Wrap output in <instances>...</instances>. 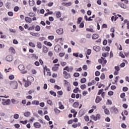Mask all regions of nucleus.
<instances>
[{"instance_id":"1","label":"nucleus","mask_w":129,"mask_h":129,"mask_svg":"<svg viewBox=\"0 0 129 129\" xmlns=\"http://www.w3.org/2000/svg\"><path fill=\"white\" fill-rule=\"evenodd\" d=\"M10 85L13 89H17L18 88V82L16 81L11 82Z\"/></svg>"},{"instance_id":"2","label":"nucleus","mask_w":129,"mask_h":129,"mask_svg":"<svg viewBox=\"0 0 129 129\" xmlns=\"http://www.w3.org/2000/svg\"><path fill=\"white\" fill-rule=\"evenodd\" d=\"M54 49L55 52H56V53H59V52H61V46H60L59 45H55Z\"/></svg>"},{"instance_id":"3","label":"nucleus","mask_w":129,"mask_h":129,"mask_svg":"<svg viewBox=\"0 0 129 129\" xmlns=\"http://www.w3.org/2000/svg\"><path fill=\"white\" fill-rule=\"evenodd\" d=\"M2 100H3L2 104H3V105H9V104L11 103L10 99H8L7 100H6L5 99H3Z\"/></svg>"},{"instance_id":"4","label":"nucleus","mask_w":129,"mask_h":129,"mask_svg":"<svg viewBox=\"0 0 129 129\" xmlns=\"http://www.w3.org/2000/svg\"><path fill=\"white\" fill-rule=\"evenodd\" d=\"M59 66H60V64L59 63L54 64V67L52 68V70L53 71H57Z\"/></svg>"},{"instance_id":"5","label":"nucleus","mask_w":129,"mask_h":129,"mask_svg":"<svg viewBox=\"0 0 129 129\" xmlns=\"http://www.w3.org/2000/svg\"><path fill=\"white\" fill-rule=\"evenodd\" d=\"M63 70H66L68 71V72H72V71L73 70V68L71 67L69 68V67H66L63 69Z\"/></svg>"},{"instance_id":"6","label":"nucleus","mask_w":129,"mask_h":129,"mask_svg":"<svg viewBox=\"0 0 129 129\" xmlns=\"http://www.w3.org/2000/svg\"><path fill=\"white\" fill-rule=\"evenodd\" d=\"M119 18H121V21H123V18L121 17V15L118 14L117 15H114V21H116L117 19H118Z\"/></svg>"},{"instance_id":"7","label":"nucleus","mask_w":129,"mask_h":129,"mask_svg":"<svg viewBox=\"0 0 129 129\" xmlns=\"http://www.w3.org/2000/svg\"><path fill=\"white\" fill-rule=\"evenodd\" d=\"M115 71L114 73V75H118V71L120 70L119 67L118 66L115 67Z\"/></svg>"},{"instance_id":"8","label":"nucleus","mask_w":129,"mask_h":129,"mask_svg":"<svg viewBox=\"0 0 129 129\" xmlns=\"http://www.w3.org/2000/svg\"><path fill=\"white\" fill-rule=\"evenodd\" d=\"M56 33L58 34V35H62L64 32L63 31L62 28H59L56 30Z\"/></svg>"},{"instance_id":"9","label":"nucleus","mask_w":129,"mask_h":129,"mask_svg":"<svg viewBox=\"0 0 129 129\" xmlns=\"http://www.w3.org/2000/svg\"><path fill=\"white\" fill-rule=\"evenodd\" d=\"M7 61L8 62H12L13 61V56L12 55H8L6 57Z\"/></svg>"},{"instance_id":"10","label":"nucleus","mask_w":129,"mask_h":129,"mask_svg":"<svg viewBox=\"0 0 129 129\" xmlns=\"http://www.w3.org/2000/svg\"><path fill=\"white\" fill-rule=\"evenodd\" d=\"M18 68L19 70H20V71H23V70H25V69H26L25 66H24L23 64H20L18 66Z\"/></svg>"},{"instance_id":"11","label":"nucleus","mask_w":129,"mask_h":129,"mask_svg":"<svg viewBox=\"0 0 129 129\" xmlns=\"http://www.w3.org/2000/svg\"><path fill=\"white\" fill-rule=\"evenodd\" d=\"M63 74L64 78H66L67 79L68 78H70V74L67 73V72L64 71Z\"/></svg>"},{"instance_id":"12","label":"nucleus","mask_w":129,"mask_h":129,"mask_svg":"<svg viewBox=\"0 0 129 129\" xmlns=\"http://www.w3.org/2000/svg\"><path fill=\"white\" fill-rule=\"evenodd\" d=\"M30 35L33 36V37H40L41 35L39 33L30 32Z\"/></svg>"},{"instance_id":"13","label":"nucleus","mask_w":129,"mask_h":129,"mask_svg":"<svg viewBox=\"0 0 129 129\" xmlns=\"http://www.w3.org/2000/svg\"><path fill=\"white\" fill-rule=\"evenodd\" d=\"M93 50L96 51V52H99V51L100 50V47L98 46H93Z\"/></svg>"},{"instance_id":"14","label":"nucleus","mask_w":129,"mask_h":129,"mask_svg":"<svg viewBox=\"0 0 129 129\" xmlns=\"http://www.w3.org/2000/svg\"><path fill=\"white\" fill-rule=\"evenodd\" d=\"M25 21L27 23H32V18L26 17H25Z\"/></svg>"},{"instance_id":"15","label":"nucleus","mask_w":129,"mask_h":129,"mask_svg":"<svg viewBox=\"0 0 129 129\" xmlns=\"http://www.w3.org/2000/svg\"><path fill=\"white\" fill-rule=\"evenodd\" d=\"M101 100H102V99L100 97L97 96L96 98V103H99Z\"/></svg>"},{"instance_id":"16","label":"nucleus","mask_w":129,"mask_h":129,"mask_svg":"<svg viewBox=\"0 0 129 129\" xmlns=\"http://www.w3.org/2000/svg\"><path fill=\"white\" fill-rule=\"evenodd\" d=\"M34 125L36 128H40V127H41V124L39 122L34 123Z\"/></svg>"},{"instance_id":"17","label":"nucleus","mask_w":129,"mask_h":129,"mask_svg":"<svg viewBox=\"0 0 129 129\" xmlns=\"http://www.w3.org/2000/svg\"><path fill=\"white\" fill-rule=\"evenodd\" d=\"M115 45L116 46L118 50H119L120 51H121L122 50V47L120 44H118V43H115Z\"/></svg>"},{"instance_id":"18","label":"nucleus","mask_w":129,"mask_h":129,"mask_svg":"<svg viewBox=\"0 0 129 129\" xmlns=\"http://www.w3.org/2000/svg\"><path fill=\"white\" fill-rule=\"evenodd\" d=\"M71 5H72V3H71V2L70 3H62V6H66V7H70V6H71Z\"/></svg>"},{"instance_id":"19","label":"nucleus","mask_w":129,"mask_h":129,"mask_svg":"<svg viewBox=\"0 0 129 129\" xmlns=\"http://www.w3.org/2000/svg\"><path fill=\"white\" fill-rule=\"evenodd\" d=\"M29 4L31 7H33L35 5V1L34 0H29Z\"/></svg>"},{"instance_id":"20","label":"nucleus","mask_w":129,"mask_h":129,"mask_svg":"<svg viewBox=\"0 0 129 129\" xmlns=\"http://www.w3.org/2000/svg\"><path fill=\"white\" fill-rule=\"evenodd\" d=\"M30 85H31V82L26 81L24 85V86H25V87H29V86H30Z\"/></svg>"},{"instance_id":"21","label":"nucleus","mask_w":129,"mask_h":129,"mask_svg":"<svg viewBox=\"0 0 129 129\" xmlns=\"http://www.w3.org/2000/svg\"><path fill=\"white\" fill-rule=\"evenodd\" d=\"M43 52L44 53H48V48L45 46H43Z\"/></svg>"},{"instance_id":"22","label":"nucleus","mask_w":129,"mask_h":129,"mask_svg":"<svg viewBox=\"0 0 129 129\" xmlns=\"http://www.w3.org/2000/svg\"><path fill=\"white\" fill-rule=\"evenodd\" d=\"M32 104H35V105H39L40 104V102H39V101L34 100L32 102Z\"/></svg>"},{"instance_id":"23","label":"nucleus","mask_w":129,"mask_h":129,"mask_svg":"<svg viewBox=\"0 0 129 129\" xmlns=\"http://www.w3.org/2000/svg\"><path fill=\"white\" fill-rule=\"evenodd\" d=\"M98 37H99L98 34H95L93 35L92 38L94 40H96V39H98Z\"/></svg>"},{"instance_id":"24","label":"nucleus","mask_w":129,"mask_h":129,"mask_svg":"<svg viewBox=\"0 0 129 129\" xmlns=\"http://www.w3.org/2000/svg\"><path fill=\"white\" fill-rule=\"evenodd\" d=\"M11 101H12V103H13V104H18V103H19V101L16 100L14 99H12L11 100Z\"/></svg>"},{"instance_id":"25","label":"nucleus","mask_w":129,"mask_h":129,"mask_svg":"<svg viewBox=\"0 0 129 129\" xmlns=\"http://www.w3.org/2000/svg\"><path fill=\"white\" fill-rule=\"evenodd\" d=\"M58 105H59V108H60V109H64V106L62 105V103L61 102H59L58 103Z\"/></svg>"},{"instance_id":"26","label":"nucleus","mask_w":129,"mask_h":129,"mask_svg":"<svg viewBox=\"0 0 129 129\" xmlns=\"http://www.w3.org/2000/svg\"><path fill=\"white\" fill-rule=\"evenodd\" d=\"M56 17L57 19H59V18H61V13L59 11L56 12Z\"/></svg>"},{"instance_id":"27","label":"nucleus","mask_w":129,"mask_h":129,"mask_svg":"<svg viewBox=\"0 0 129 129\" xmlns=\"http://www.w3.org/2000/svg\"><path fill=\"white\" fill-rule=\"evenodd\" d=\"M0 35L1 39H6V38H7V36H6L5 35H3V32L2 31H0Z\"/></svg>"},{"instance_id":"28","label":"nucleus","mask_w":129,"mask_h":129,"mask_svg":"<svg viewBox=\"0 0 129 129\" xmlns=\"http://www.w3.org/2000/svg\"><path fill=\"white\" fill-rule=\"evenodd\" d=\"M10 52H12L13 54H16V50L13 47H10L9 49Z\"/></svg>"},{"instance_id":"29","label":"nucleus","mask_w":129,"mask_h":129,"mask_svg":"<svg viewBox=\"0 0 129 129\" xmlns=\"http://www.w3.org/2000/svg\"><path fill=\"white\" fill-rule=\"evenodd\" d=\"M40 30H41V27H40V26L37 25L35 27V31H37V32H39V31H40Z\"/></svg>"},{"instance_id":"30","label":"nucleus","mask_w":129,"mask_h":129,"mask_svg":"<svg viewBox=\"0 0 129 129\" xmlns=\"http://www.w3.org/2000/svg\"><path fill=\"white\" fill-rule=\"evenodd\" d=\"M120 6L122 9H127V6L123 4H121Z\"/></svg>"},{"instance_id":"31","label":"nucleus","mask_w":129,"mask_h":129,"mask_svg":"<svg viewBox=\"0 0 129 129\" xmlns=\"http://www.w3.org/2000/svg\"><path fill=\"white\" fill-rule=\"evenodd\" d=\"M29 45L30 47H32V48H35V47H36V46L35 45V44L33 42H29Z\"/></svg>"},{"instance_id":"32","label":"nucleus","mask_w":129,"mask_h":129,"mask_svg":"<svg viewBox=\"0 0 129 129\" xmlns=\"http://www.w3.org/2000/svg\"><path fill=\"white\" fill-rule=\"evenodd\" d=\"M78 105H79V103H78V102H75L73 104L74 107H78Z\"/></svg>"},{"instance_id":"33","label":"nucleus","mask_w":129,"mask_h":129,"mask_svg":"<svg viewBox=\"0 0 129 129\" xmlns=\"http://www.w3.org/2000/svg\"><path fill=\"white\" fill-rule=\"evenodd\" d=\"M24 116H26V117H29L30 116V112H27L24 113Z\"/></svg>"},{"instance_id":"34","label":"nucleus","mask_w":129,"mask_h":129,"mask_svg":"<svg viewBox=\"0 0 129 129\" xmlns=\"http://www.w3.org/2000/svg\"><path fill=\"white\" fill-rule=\"evenodd\" d=\"M37 47L39 49H41L42 48V44L40 42H37Z\"/></svg>"},{"instance_id":"35","label":"nucleus","mask_w":129,"mask_h":129,"mask_svg":"<svg viewBox=\"0 0 129 129\" xmlns=\"http://www.w3.org/2000/svg\"><path fill=\"white\" fill-rule=\"evenodd\" d=\"M19 117H20L19 114H15L14 115V118H15V119H19Z\"/></svg>"},{"instance_id":"36","label":"nucleus","mask_w":129,"mask_h":129,"mask_svg":"<svg viewBox=\"0 0 129 129\" xmlns=\"http://www.w3.org/2000/svg\"><path fill=\"white\" fill-rule=\"evenodd\" d=\"M119 56H120V57H121V58H125V56L121 52H119Z\"/></svg>"},{"instance_id":"37","label":"nucleus","mask_w":129,"mask_h":129,"mask_svg":"<svg viewBox=\"0 0 129 129\" xmlns=\"http://www.w3.org/2000/svg\"><path fill=\"white\" fill-rule=\"evenodd\" d=\"M81 89H82L83 90H84V89H85V88H86V85L84 84V85H81L80 86Z\"/></svg>"},{"instance_id":"38","label":"nucleus","mask_w":129,"mask_h":129,"mask_svg":"<svg viewBox=\"0 0 129 129\" xmlns=\"http://www.w3.org/2000/svg\"><path fill=\"white\" fill-rule=\"evenodd\" d=\"M86 31L88 32H91V33H94V30L91 28H87Z\"/></svg>"},{"instance_id":"39","label":"nucleus","mask_w":129,"mask_h":129,"mask_svg":"<svg viewBox=\"0 0 129 129\" xmlns=\"http://www.w3.org/2000/svg\"><path fill=\"white\" fill-rule=\"evenodd\" d=\"M91 118H92V119H93V120H97V118H96V116H95V115H93L91 116Z\"/></svg>"},{"instance_id":"40","label":"nucleus","mask_w":129,"mask_h":129,"mask_svg":"<svg viewBox=\"0 0 129 129\" xmlns=\"http://www.w3.org/2000/svg\"><path fill=\"white\" fill-rule=\"evenodd\" d=\"M86 82V78H83L81 80V83H85Z\"/></svg>"},{"instance_id":"41","label":"nucleus","mask_w":129,"mask_h":129,"mask_svg":"<svg viewBox=\"0 0 129 129\" xmlns=\"http://www.w3.org/2000/svg\"><path fill=\"white\" fill-rule=\"evenodd\" d=\"M90 54H91V49H88L86 55H90Z\"/></svg>"},{"instance_id":"42","label":"nucleus","mask_w":129,"mask_h":129,"mask_svg":"<svg viewBox=\"0 0 129 129\" xmlns=\"http://www.w3.org/2000/svg\"><path fill=\"white\" fill-rule=\"evenodd\" d=\"M81 21H82V18H81V17L79 18L78 19L77 24L78 25H79V24H80V23H81Z\"/></svg>"},{"instance_id":"43","label":"nucleus","mask_w":129,"mask_h":129,"mask_svg":"<svg viewBox=\"0 0 129 129\" xmlns=\"http://www.w3.org/2000/svg\"><path fill=\"white\" fill-rule=\"evenodd\" d=\"M54 111L56 114H59L60 112V110L56 108L54 109Z\"/></svg>"},{"instance_id":"44","label":"nucleus","mask_w":129,"mask_h":129,"mask_svg":"<svg viewBox=\"0 0 129 129\" xmlns=\"http://www.w3.org/2000/svg\"><path fill=\"white\" fill-rule=\"evenodd\" d=\"M49 92L51 95H53V96H56V93L54 91H50Z\"/></svg>"},{"instance_id":"45","label":"nucleus","mask_w":129,"mask_h":129,"mask_svg":"<svg viewBox=\"0 0 129 129\" xmlns=\"http://www.w3.org/2000/svg\"><path fill=\"white\" fill-rule=\"evenodd\" d=\"M78 91H79V88H76L74 90L73 92H74V93H77Z\"/></svg>"},{"instance_id":"46","label":"nucleus","mask_w":129,"mask_h":129,"mask_svg":"<svg viewBox=\"0 0 129 129\" xmlns=\"http://www.w3.org/2000/svg\"><path fill=\"white\" fill-rule=\"evenodd\" d=\"M47 102L49 105H53V102L50 100H47Z\"/></svg>"},{"instance_id":"47","label":"nucleus","mask_w":129,"mask_h":129,"mask_svg":"<svg viewBox=\"0 0 129 129\" xmlns=\"http://www.w3.org/2000/svg\"><path fill=\"white\" fill-rule=\"evenodd\" d=\"M35 29V26L33 25L32 26L29 27L28 30V31H31L32 30H34Z\"/></svg>"},{"instance_id":"48","label":"nucleus","mask_w":129,"mask_h":129,"mask_svg":"<svg viewBox=\"0 0 129 129\" xmlns=\"http://www.w3.org/2000/svg\"><path fill=\"white\" fill-rule=\"evenodd\" d=\"M80 74H79V73H75L74 74V76L75 77H79Z\"/></svg>"},{"instance_id":"49","label":"nucleus","mask_w":129,"mask_h":129,"mask_svg":"<svg viewBox=\"0 0 129 129\" xmlns=\"http://www.w3.org/2000/svg\"><path fill=\"white\" fill-rule=\"evenodd\" d=\"M125 96V93H122L120 95V97L121 98H123Z\"/></svg>"},{"instance_id":"50","label":"nucleus","mask_w":129,"mask_h":129,"mask_svg":"<svg viewBox=\"0 0 129 129\" xmlns=\"http://www.w3.org/2000/svg\"><path fill=\"white\" fill-rule=\"evenodd\" d=\"M101 79H102V80H103V79H104L105 78V75H104V74H102L100 77Z\"/></svg>"},{"instance_id":"51","label":"nucleus","mask_w":129,"mask_h":129,"mask_svg":"<svg viewBox=\"0 0 129 129\" xmlns=\"http://www.w3.org/2000/svg\"><path fill=\"white\" fill-rule=\"evenodd\" d=\"M54 88L55 89H57V90H60V89H61V87H59V86H58L57 85H55L54 86Z\"/></svg>"},{"instance_id":"52","label":"nucleus","mask_w":129,"mask_h":129,"mask_svg":"<svg viewBox=\"0 0 129 129\" xmlns=\"http://www.w3.org/2000/svg\"><path fill=\"white\" fill-rule=\"evenodd\" d=\"M104 112L105 114H107V115L109 114V111H108L107 109H105Z\"/></svg>"},{"instance_id":"53","label":"nucleus","mask_w":129,"mask_h":129,"mask_svg":"<svg viewBox=\"0 0 129 129\" xmlns=\"http://www.w3.org/2000/svg\"><path fill=\"white\" fill-rule=\"evenodd\" d=\"M20 8H19V7L18 6H16L15 8H14V11L15 12H18V11H19Z\"/></svg>"},{"instance_id":"54","label":"nucleus","mask_w":129,"mask_h":129,"mask_svg":"<svg viewBox=\"0 0 129 129\" xmlns=\"http://www.w3.org/2000/svg\"><path fill=\"white\" fill-rule=\"evenodd\" d=\"M35 16H36V15H35V14H34L33 13H30L29 14V17H35Z\"/></svg>"},{"instance_id":"55","label":"nucleus","mask_w":129,"mask_h":129,"mask_svg":"<svg viewBox=\"0 0 129 129\" xmlns=\"http://www.w3.org/2000/svg\"><path fill=\"white\" fill-rule=\"evenodd\" d=\"M8 14L10 17H13V16H14V13L12 12H8Z\"/></svg>"},{"instance_id":"56","label":"nucleus","mask_w":129,"mask_h":129,"mask_svg":"<svg viewBox=\"0 0 129 129\" xmlns=\"http://www.w3.org/2000/svg\"><path fill=\"white\" fill-rule=\"evenodd\" d=\"M122 90L123 91H124V92L127 91V90H128V88H127V87H123Z\"/></svg>"},{"instance_id":"57","label":"nucleus","mask_w":129,"mask_h":129,"mask_svg":"<svg viewBox=\"0 0 129 129\" xmlns=\"http://www.w3.org/2000/svg\"><path fill=\"white\" fill-rule=\"evenodd\" d=\"M64 55H65V53H63V52L60 53L59 54V57H64Z\"/></svg>"},{"instance_id":"58","label":"nucleus","mask_w":129,"mask_h":129,"mask_svg":"<svg viewBox=\"0 0 129 129\" xmlns=\"http://www.w3.org/2000/svg\"><path fill=\"white\" fill-rule=\"evenodd\" d=\"M73 127H74V128H76L78 126V124H77V123H74L72 125Z\"/></svg>"},{"instance_id":"59","label":"nucleus","mask_w":129,"mask_h":129,"mask_svg":"<svg viewBox=\"0 0 129 129\" xmlns=\"http://www.w3.org/2000/svg\"><path fill=\"white\" fill-rule=\"evenodd\" d=\"M121 126L122 127V128H125L126 127V125H125L124 123H122L121 124Z\"/></svg>"},{"instance_id":"60","label":"nucleus","mask_w":129,"mask_h":129,"mask_svg":"<svg viewBox=\"0 0 129 129\" xmlns=\"http://www.w3.org/2000/svg\"><path fill=\"white\" fill-rule=\"evenodd\" d=\"M107 104L111 105V104H112V102L110 100H108L107 102Z\"/></svg>"},{"instance_id":"61","label":"nucleus","mask_w":129,"mask_h":129,"mask_svg":"<svg viewBox=\"0 0 129 129\" xmlns=\"http://www.w3.org/2000/svg\"><path fill=\"white\" fill-rule=\"evenodd\" d=\"M45 118L46 119V120H48V121H49L50 120V117H49V116L48 115H45Z\"/></svg>"},{"instance_id":"62","label":"nucleus","mask_w":129,"mask_h":129,"mask_svg":"<svg viewBox=\"0 0 129 129\" xmlns=\"http://www.w3.org/2000/svg\"><path fill=\"white\" fill-rule=\"evenodd\" d=\"M85 119L86 121H89V117L88 116H85Z\"/></svg>"},{"instance_id":"63","label":"nucleus","mask_w":129,"mask_h":129,"mask_svg":"<svg viewBox=\"0 0 129 129\" xmlns=\"http://www.w3.org/2000/svg\"><path fill=\"white\" fill-rule=\"evenodd\" d=\"M103 91V89H101L99 90V92L98 93V95H100L101 93H102V91Z\"/></svg>"},{"instance_id":"64","label":"nucleus","mask_w":129,"mask_h":129,"mask_svg":"<svg viewBox=\"0 0 129 129\" xmlns=\"http://www.w3.org/2000/svg\"><path fill=\"white\" fill-rule=\"evenodd\" d=\"M96 117L97 118V119H100V115H99V114H97L96 115Z\"/></svg>"}]
</instances>
